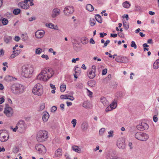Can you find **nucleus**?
Returning a JSON list of instances; mask_svg holds the SVG:
<instances>
[{"label": "nucleus", "instance_id": "nucleus-1", "mask_svg": "<svg viewBox=\"0 0 159 159\" xmlns=\"http://www.w3.org/2000/svg\"><path fill=\"white\" fill-rule=\"evenodd\" d=\"M54 72L51 69L45 68L43 69L37 77L38 80L47 81L53 76Z\"/></svg>", "mask_w": 159, "mask_h": 159}, {"label": "nucleus", "instance_id": "nucleus-2", "mask_svg": "<svg viewBox=\"0 0 159 159\" xmlns=\"http://www.w3.org/2000/svg\"><path fill=\"white\" fill-rule=\"evenodd\" d=\"M11 89L12 92L16 94H19L23 92L24 87L21 84L16 83L11 86Z\"/></svg>", "mask_w": 159, "mask_h": 159}, {"label": "nucleus", "instance_id": "nucleus-3", "mask_svg": "<svg viewBox=\"0 0 159 159\" xmlns=\"http://www.w3.org/2000/svg\"><path fill=\"white\" fill-rule=\"evenodd\" d=\"M33 71L32 67L24 66L22 67V75L26 78H30L31 76Z\"/></svg>", "mask_w": 159, "mask_h": 159}, {"label": "nucleus", "instance_id": "nucleus-4", "mask_svg": "<svg viewBox=\"0 0 159 159\" xmlns=\"http://www.w3.org/2000/svg\"><path fill=\"white\" fill-rule=\"evenodd\" d=\"M48 132L46 131H39L37 134V141L39 142L44 141L48 137Z\"/></svg>", "mask_w": 159, "mask_h": 159}, {"label": "nucleus", "instance_id": "nucleus-5", "mask_svg": "<svg viewBox=\"0 0 159 159\" xmlns=\"http://www.w3.org/2000/svg\"><path fill=\"white\" fill-rule=\"evenodd\" d=\"M32 92L34 94L41 95L43 92L42 86L40 84H36L33 87Z\"/></svg>", "mask_w": 159, "mask_h": 159}, {"label": "nucleus", "instance_id": "nucleus-6", "mask_svg": "<svg viewBox=\"0 0 159 159\" xmlns=\"http://www.w3.org/2000/svg\"><path fill=\"white\" fill-rule=\"evenodd\" d=\"M135 137L137 139L142 141H146L149 138L148 134L141 132L136 133L135 134Z\"/></svg>", "mask_w": 159, "mask_h": 159}, {"label": "nucleus", "instance_id": "nucleus-7", "mask_svg": "<svg viewBox=\"0 0 159 159\" xmlns=\"http://www.w3.org/2000/svg\"><path fill=\"white\" fill-rule=\"evenodd\" d=\"M16 125L18 128V131L20 132H22L25 129L26 125L24 120H20Z\"/></svg>", "mask_w": 159, "mask_h": 159}, {"label": "nucleus", "instance_id": "nucleus-8", "mask_svg": "<svg viewBox=\"0 0 159 159\" xmlns=\"http://www.w3.org/2000/svg\"><path fill=\"white\" fill-rule=\"evenodd\" d=\"M4 112L7 117H10L12 116L13 112L12 108L8 104H6Z\"/></svg>", "mask_w": 159, "mask_h": 159}, {"label": "nucleus", "instance_id": "nucleus-9", "mask_svg": "<svg viewBox=\"0 0 159 159\" xmlns=\"http://www.w3.org/2000/svg\"><path fill=\"white\" fill-rule=\"evenodd\" d=\"M35 148L39 153L43 154L46 151L45 147L41 144H36L35 145Z\"/></svg>", "mask_w": 159, "mask_h": 159}, {"label": "nucleus", "instance_id": "nucleus-10", "mask_svg": "<svg viewBox=\"0 0 159 159\" xmlns=\"http://www.w3.org/2000/svg\"><path fill=\"white\" fill-rule=\"evenodd\" d=\"M149 127L148 125L145 122H142L141 124L137 126V129L140 131L147 130Z\"/></svg>", "mask_w": 159, "mask_h": 159}, {"label": "nucleus", "instance_id": "nucleus-11", "mask_svg": "<svg viewBox=\"0 0 159 159\" xmlns=\"http://www.w3.org/2000/svg\"><path fill=\"white\" fill-rule=\"evenodd\" d=\"M96 67L95 66H93L91 70H90L88 74V77L90 79H93L95 76Z\"/></svg>", "mask_w": 159, "mask_h": 159}, {"label": "nucleus", "instance_id": "nucleus-12", "mask_svg": "<svg viewBox=\"0 0 159 159\" xmlns=\"http://www.w3.org/2000/svg\"><path fill=\"white\" fill-rule=\"evenodd\" d=\"M18 5L21 8L24 9H27L29 7L27 0H25L24 2H19L18 4Z\"/></svg>", "mask_w": 159, "mask_h": 159}, {"label": "nucleus", "instance_id": "nucleus-13", "mask_svg": "<svg viewBox=\"0 0 159 159\" xmlns=\"http://www.w3.org/2000/svg\"><path fill=\"white\" fill-rule=\"evenodd\" d=\"M115 60L118 62L126 63L128 59L126 57L119 56L116 58Z\"/></svg>", "mask_w": 159, "mask_h": 159}, {"label": "nucleus", "instance_id": "nucleus-14", "mask_svg": "<svg viewBox=\"0 0 159 159\" xmlns=\"http://www.w3.org/2000/svg\"><path fill=\"white\" fill-rule=\"evenodd\" d=\"M44 34V31L43 30H39L36 31L35 35L36 38L40 39L43 37Z\"/></svg>", "mask_w": 159, "mask_h": 159}, {"label": "nucleus", "instance_id": "nucleus-15", "mask_svg": "<svg viewBox=\"0 0 159 159\" xmlns=\"http://www.w3.org/2000/svg\"><path fill=\"white\" fill-rule=\"evenodd\" d=\"M88 123L86 121H84L81 125V129L82 131H85L87 130L89 128Z\"/></svg>", "mask_w": 159, "mask_h": 159}, {"label": "nucleus", "instance_id": "nucleus-16", "mask_svg": "<svg viewBox=\"0 0 159 159\" xmlns=\"http://www.w3.org/2000/svg\"><path fill=\"white\" fill-rule=\"evenodd\" d=\"M2 132V130L0 131V141L2 142H5L8 140V138H7L6 136L3 134Z\"/></svg>", "mask_w": 159, "mask_h": 159}, {"label": "nucleus", "instance_id": "nucleus-17", "mask_svg": "<svg viewBox=\"0 0 159 159\" xmlns=\"http://www.w3.org/2000/svg\"><path fill=\"white\" fill-rule=\"evenodd\" d=\"M42 119L43 121L44 122H46L49 116V115L48 112H43V113Z\"/></svg>", "mask_w": 159, "mask_h": 159}, {"label": "nucleus", "instance_id": "nucleus-18", "mask_svg": "<svg viewBox=\"0 0 159 159\" xmlns=\"http://www.w3.org/2000/svg\"><path fill=\"white\" fill-rule=\"evenodd\" d=\"M117 145L118 147L120 148H124L125 146L124 141H122L118 140L117 141Z\"/></svg>", "mask_w": 159, "mask_h": 159}, {"label": "nucleus", "instance_id": "nucleus-19", "mask_svg": "<svg viewBox=\"0 0 159 159\" xmlns=\"http://www.w3.org/2000/svg\"><path fill=\"white\" fill-rule=\"evenodd\" d=\"M62 150L61 149L58 148L55 152V156L56 157H60L62 155Z\"/></svg>", "mask_w": 159, "mask_h": 159}, {"label": "nucleus", "instance_id": "nucleus-20", "mask_svg": "<svg viewBox=\"0 0 159 159\" xmlns=\"http://www.w3.org/2000/svg\"><path fill=\"white\" fill-rule=\"evenodd\" d=\"M100 101L104 106L107 105L108 104V102L105 97H102L100 98Z\"/></svg>", "mask_w": 159, "mask_h": 159}, {"label": "nucleus", "instance_id": "nucleus-21", "mask_svg": "<svg viewBox=\"0 0 159 159\" xmlns=\"http://www.w3.org/2000/svg\"><path fill=\"white\" fill-rule=\"evenodd\" d=\"M46 25L47 27L54 30H57L58 28L57 25L54 26V25L52 23H49V24L47 23L46 24Z\"/></svg>", "mask_w": 159, "mask_h": 159}, {"label": "nucleus", "instance_id": "nucleus-22", "mask_svg": "<svg viewBox=\"0 0 159 159\" xmlns=\"http://www.w3.org/2000/svg\"><path fill=\"white\" fill-rule=\"evenodd\" d=\"M159 68V59H157L154 62L153 65V68L157 69Z\"/></svg>", "mask_w": 159, "mask_h": 159}, {"label": "nucleus", "instance_id": "nucleus-23", "mask_svg": "<svg viewBox=\"0 0 159 159\" xmlns=\"http://www.w3.org/2000/svg\"><path fill=\"white\" fill-rule=\"evenodd\" d=\"M72 148V150L78 153H80L81 152L80 148H79V147L77 146H73Z\"/></svg>", "mask_w": 159, "mask_h": 159}, {"label": "nucleus", "instance_id": "nucleus-24", "mask_svg": "<svg viewBox=\"0 0 159 159\" xmlns=\"http://www.w3.org/2000/svg\"><path fill=\"white\" fill-rule=\"evenodd\" d=\"M60 11H52V18H54L58 16L60 14Z\"/></svg>", "mask_w": 159, "mask_h": 159}, {"label": "nucleus", "instance_id": "nucleus-25", "mask_svg": "<svg viewBox=\"0 0 159 159\" xmlns=\"http://www.w3.org/2000/svg\"><path fill=\"white\" fill-rule=\"evenodd\" d=\"M12 37L11 36H8L7 37H4V41L6 43L8 44L9 43H10L11 39Z\"/></svg>", "mask_w": 159, "mask_h": 159}, {"label": "nucleus", "instance_id": "nucleus-26", "mask_svg": "<svg viewBox=\"0 0 159 159\" xmlns=\"http://www.w3.org/2000/svg\"><path fill=\"white\" fill-rule=\"evenodd\" d=\"M117 101L115 100L110 104V106L112 108V109H115L117 107Z\"/></svg>", "mask_w": 159, "mask_h": 159}, {"label": "nucleus", "instance_id": "nucleus-27", "mask_svg": "<svg viewBox=\"0 0 159 159\" xmlns=\"http://www.w3.org/2000/svg\"><path fill=\"white\" fill-rule=\"evenodd\" d=\"M21 37L23 41H26L27 39V35L26 33H23L21 34Z\"/></svg>", "mask_w": 159, "mask_h": 159}, {"label": "nucleus", "instance_id": "nucleus-28", "mask_svg": "<svg viewBox=\"0 0 159 159\" xmlns=\"http://www.w3.org/2000/svg\"><path fill=\"white\" fill-rule=\"evenodd\" d=\"M95 19L99 23H102L101 17L98 14H97L95 15Z\"/></svg>", "mask_w": 159, "mask_h": 159}, {"label": "nucleus", "instance_id": "nucleus-29", "mask_svg": "<svg viewBox=\"0 0 159 159\" xmlns=\"http://www.w3.org/2000/svg\"><path fill=\"white\" fill-rule=\"evenodd\" d=\"M122 5L124 7L128 8L130 7V4L128 1H125L123 3Z\"/></svg>", "mask_w": 159, "mask_h": 159}, {"label": "nucleus", "instance_id": "nucleus-30", "mask_svg": "<svg viewBox=\"0 0 159 159\" xmlns=\"http://www.w3.org/2000/svg\"><path fill=\"white\" fill-rule=\"evenodd\" d=\"M81 41L83 44H86L88 42V39L85 37H83L81 39Z\"/></svg>", "mask_w": 159, "mask_h": 159}, {"label": "nucleus", "instance_id": "nucleus-31", "mask_svg": "<svg viewBox=\"0 0 159 159\" xmlns=\"http://www.w3.org/2000/svg\"><path fill=\"white\" fill-rule=\"evenodd\" d=\"M88 84L90 86L94 87L95 85V81L94 80L89 81L88 82Z\"/></svg>", "mask_w": 159, "mask_h": 159}, {"label": "nucleus", "instance_id": "nucleus-32", "mask_svg": "<svg viewBox=\"0 0 159 159\" xmlns=\"http://www.w3.org/2000/svg\"><path fill=\"white\" fill-rule=\"evenodd\" d=\"M86 10H94L93 6L89 4H88L86 5Z\"/></svg>", "mask_w": 159, "mask_h": 159}, {"label": "nucleus", "instance_id": "nucleus-33", "mask_svg": "<svg viewBox=\"0 0 159 159\" xmlns=\"http://www.w3.org/2000/svg\"><path fill=\"white\" fill-rule=\"evenodd\" d=\"M13 77L12 76L8 75L6 76L5 78V80L7 82L11 81L12 80Z\"/></svg>", "mask_w": 159, "mask_h": 159}, {"label": "nucleus", "instance_id": "nucleus-34", "mask_svg": "<svg viewBox=\"0 0 159 159\" xmlns=\"http://www.w3.org/2000/svg\"><path fill=\"white\" fill-rule=\"evenodd\" d=\"M95 24V21L93 18H90V25L91 26H93Z\"/></svg>", "mask_w": 159, "mask_h": 159}, {"label": "nucleus", "instance_id": "nucleus-35", "mask_svg": "<svg viewBox=\"0 0 159 159\" xmlns=\"http://www.w3.org/2000/svg\"><path fill=\"white\" fill-rule=\"evenodd\" d=\"M74 11H64V14L66 16H69L70 14H72Z\"/></svg>", "mask_w": 159, "mask_h": 159}, {"label": "nucleus", "instance_id": "nucleus-36", "mask_svg": "<svg viewBox=\"0 0 159 159\" xmlns=\"http://www.w3.org/2000/svg\"><path fill=\"white\" fill-rule=\"evenodd\" d=\"M2 22L3 25H6L7 24L8 21L7 19L3 18L2 20Z\"/></svg>", "mask_w": 159, "mask_h": 159}, {"label": "nucleus", "instance_id": "nucleus-37", "mask_svg": "<svg viewBox=\"0 0 159 159\" xmlns=\"http://www.w3.org/2000/svg\"><path fill=\"white\" fill-rule=\"evenodd\" d=\"M60 89L61 92H64L65 91L66 89V85L65 84H62L61 85Z\"/></svg>", "mask_w": 159, "mask_h": 159}, {"label": "nucleus", "instance_id": "nucleus-38", "mask_svg": "<svg viewBox=\"0 0 159 159\" xmlns=\"http://www.w3.org/2000/svg\"><path fill=\"white\" fill-rule=\"evenodd\" d=\"M71 96L69 95H62L60 96V98L61 99H69V97H70Z\"/></svg>", "mask_w": 159, "mask_h": 159}, {"label": "nucleus", "instance_id": "nucleus-39", "mask_svg": "<svg viewBox=\"0 0 159 159\" xmlns=\"http://www.w3.org/2000/svg\"><path fill=\"white\" fill-rule=\"evenodd\" d=\"M42 49L40 48H37L35 50V53L36 54H39L42 52Z\"/></svg>", "mask_w": 159, "mask_h": 159}, {"label": "nucleus", "instance_id": "nucleus-40", "mask_svg": "<svg viewBox=\"0 0 159 159\" xmlns=\"http://www.w3.org/2000/svg\"><path fill=\"white\" fill-rule=\"evenodd\" d=\"M131 46L132 48H134L135 49H136L137 48V45L135 42L134 41L131 42Z\"/></svg>", "mask_w": 159, "mask_h": 159}, {"label": "nucleus", "instance_id": "nucleus-41", "mask_svg": "<svg viewBox=\"0 0 159 159\" xmlns=\"http://www.w3.org/2000/svg\"><path fill=\"white\" fill-rule=\"evenodd\" d=\"M12 52L16 56H17L20 53V50L17 49L16 50L13 51Z\"/></svg>", "mask_w": 159, "mask_h": 159}, {"label": "nucleus", "instance_id": "nucleus-42", "mask_svg": "<svg viewBox=\"0 0 159 159\" xmlns=\"http://www.w3.org/2000/svg\"><path fill=\"white\" fill-rule=\"evenodd\" d=\"M71 123L73 124V127L74 128L77 123V120L75 119H73L71 121Z\"/></svg>", "mask_w": 159, "mask_h": 159}, {"label": "nucleus", "instance_id": "nucleus-43", "mask_svg": "<svg viewBox=\"0 0 159 159\" xmlns=\"http://www.w3.org/2000/svg\"><path fill=\"white\" fill-rule=\"evenodd\" d=\"M105 130V129L104 128H101L99 131V134L100 135H102Z\"/></svg>", "mask_w": 159, "mask_h": 159}, {"label": "nucleus", "instance_id": "nucleus-44", "mask_svg": "<svg viewBox=\"0 0 159 159\" xmlns=\"http://www.w3.org/2000/svg\"><path fill=\"white\" fill-rule=\"evenodd\" d=\"M123 26L124 28H125L126 30H127L129 27V25L127 24V23L125 22L123 23Z\"/></svg>", "mask_w": 159, "mask_h": 159}, {"label": "nucleus", "instance_id": "nucleus-45", "mask_svg": "<svg viewBox=\"0 0 159 159\" xmlns=\"http://www.w3.org/2000/svg\"><path fill=\"white\" fill-rule=\"evenodd\" d=\"M12 13H9V12H7V13L5 14V16L7 17L8 18H10L11 16H12Z\"/></svg>", "mask_w": 159, "mask_h": 159}, {"label": "nucleus", "instance_id": "nucleus-46", "mask_svg": "<svg viewBox=\"0 0 159 159\" xmlns=\"http://www.w3.org/2000/svg\"><path fill=\"white\" fill-rule=\"evenodd\" d=\"M83 106L85 108H87L88 107L87 102L84 101L83 103Z\"/></svg>", "mask_w": 159, "mask_h": 159}, {"label": "nucleus", "instance_id": "nucleus-47", "mask_svg": "<svg viewBox=\"0 0 159 159\" xmlns=\"http://www.w3.org/2000/svg\"><path fill=\"white\" fill-rule=\"evenodd\" d=\"M41 57L43 58H45L47 60L49 59V57L47 55L43 54L42 55Z\"/></svg>", "mask_w": 159, "mask_h": 159}, {"label": "nucleus", "instance_id": "nucleus-48", "mask_svg": "<svg viewBox=\"0 0 159 159\" xmlns=\"http://www.w3.org/2000/svg\"><path fill=\"white\" fill-rule=\"evenodd\" d=\"M19 151L18 148L17 147L14 148L13 150V152L14 153H17Z\"/></svg>", "mask_w": 159, "mask_h": 159}, {"label": "nucleus", "instance_id": "nucleus-49", "mask_svg": "<svg viewBox=\"0 0 159 159\" xmlns=\"http://www.w3.org/2000/svg\"><path fill=\"white\" fill-rule=\"evenodd\" d=\"M113 131H109L108 132V137H109V138H110V137H113Z\"/></svg>", "mask_w": 159, "mask_h": 159}, {"label": "nucleus", "instance_id": "nucleus-50", "mask_svg": "<svg viewBox=\"0 0 159 159\" xmlns=\"http://www.w3.org/2000/svg\"><path fill=\"white\" fill-rule=\"evenodd\" d=\"M107 69L106 68L104 69L102 71V75H105L107 73Z\"/></svg>", "mask_w": 159, "mask_h": 159}, {"label": "nucleus", "instance_id": "nucleus-51", "mask_svg": "<svg viewBox=\"0 0 159 159\" xmlns=\"http://www.w3.org/2000/svg\"><path fill=\"white\" fill-rule=\"evenodd\" d=\"M45 107V104L44 103H42L40 107V109L41 110H43Z\"/></svg>", "mask_w": 159, "mask_h": 159}, {"label": "nucleus", "instance_id": "nucleus-52", "mask_svg": "<svg viewBox=\"0 0 159 159\" xmlns=\"http://www.w3.org/2000/svg\"><path fill=\"white\" fill-rule=\"evenodd\" d=\"M153 120L154 122H156L158 120V118L156 115H154L153 117Z\"/></svg>", "mask_w": 159, "mask_h": 159}, {"label": "nucleus", "instance_id": "nucleus-53", "mask_svg": "<svg viewBox=\"0 0 159 159\" xmlns=\"http://www.w3.org/2000/svg\"><path fill=\"white\" fill-rule=\"evenodd\" d=\"M112 109H113L110 106H108V107H107L106 108V112H108V111H111Z\"/></svg>", "mask_w": 159, "mask_h": 159}, {"label": "nucleus", "instance_id": "nucleus-54", "mask_svg": "<svg viewBox=\"0 0 159 159\" xmlns=\"http://www.w3.org/2000/svg\"><path fill=\"white\" fill-rule=\"evenodd\" d=\"M73 9V7L72 6H68L66 7L65 9V10H72Z\"/></svg>", "mask_w": 159, "mask_h": 159}, {"label": "nucleus", "instance_id": "nucleus-55", "mask_svg": "<svg viewBox=\"0 0 159 159\" xmlns=\"http://www.w3.org/2000/svg\"><path fill=\"white\" fill-rule=\"evenodd\" d=\"M20 11H13V13L15 15L19 14L20 13Z\"/></svg>", "mask_w": 159, "mask_h": 159}, {"label": "nucleus", "instance_id": "nucleus-56", "mask_svg": "<svg viewBox=\"0 0 159 159\" xmlns=\"http://www.w3.org/2000/svg\"><path fill=\"white\" fill-rule=\"evenodd\" d=\"M110 42V41L109 40H107L106 41V42H105L104 43V46H103V47H105Z\"/></svg>", "mask_w": 159, "mask_h": 159}, {"label": "nucleus", "instance_id": "nucleus-57", "mask_svg": "<svg viewBox=\"0 0 159 159\" xmlns=\"http://www.w3.org/2000/svg\"><path fill=\"white\" fill-rule=\"evenodd\" d=\"M20 39V38L18 36H15V40L16 41H19Z\"/></svg>", "mask_w": 159, "mask_h": 159}, {"label": "nucleus", "instance_id": "nucleus-58", "mask_svg": "<svg viewBox=\"0 0 159 159\" xmlns=\"http://www.w3.org/2000/svg\"><path fill=\"white\" fill-rule=\"evenodd\" d=\"M122 18H125L127 20H128L129 19L128 15L127 14H126L125 15H124V16H122Z\"/></svg>", "mask_w": 159, "mask_h": 159}, {"label": "nucleus", "instance_id": "nucleus-59", "mask_svg": "<svg viewBox=\"0 0 159 159\" xmlns=\"http://www.w3.org/2000/svg\"><path fill=\"white\" fill-rule=\"evenodd\" d=\"M11 129H13V131L14 132H16L17 131V129H18V128L17 127V125L13 129V128L12 127H11Z\"/></svg>", "mask_w": 159, "mask_h": 159}, {"label": "nucleus", "instance_id": "nucleus-60", "mask_svg": "<svg viewBox=\"0 0 159 159\" xmlns=\"http://www.w3.org/2000/svg\"><path fill=\"white\" fill-rule=\"evenodd\" d=\"M147 43L148 44H152L153 43V42H152V39H148V40Z\"/></svg>", "mask_w": 159, "mask_h": 159}, {"label": "nucleus", "instance_id": "nucleus-61", "mask_svg": "<svg viewBox=\"0 0 159 159\" xmlns=\"http://www.w3.org/2000/svg\"><path fill=\"white\" fill-rule=\"evenodd\" d=\"M57 109V108L56 107L54 106L52 107V109H51V110H52V111H56Z\"/></svg>", "mask_w": 159, "mask_h": 159}, {"label": "nucleus", "instance_id": "nucleus-62", "mask_svg": "<svg viewBox=\"0 0 159 159\" xmlns=\"http://www.w3.org/2000/svg\"><path fill=\"white\" fill-rule=\"evenodd\" d=\"M79 59L78 58H76V59L73 58L72 60V62L73 63H75L76 61H79Z\"/></svg>", "mask_w": 159, "mask_h": 159}, {"label": "nucleus", "instance_id": "nucleus-63", "mask_svg": "<svg viewBox=\"0 0 159 159\" xmlns=\"http://www.w3.org/2000/svg\"><path fill=\"white\" fill-rule=\"evenodd\" d=\"M117 36V34H111L110 36L111 37L115 38Z\"/></svg>", "mask_w": 159, "mask_h": 159}, {"label": "nucleus", "instance_id": "nucleus-64", "mask_svg": "<svg viewBox=\"0 0 159 159\" xmlns=\"http://www.w3.org/2000/svg\"><path fill=\"white\" fill-rule=\"evenodd\" d=\"M60 107L62 111L64 110V105L63 104H61L60 105Z\"/></svg>", "mask_w": 159, "mask_h": 159}]
</instances>
